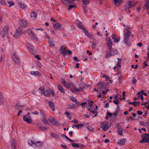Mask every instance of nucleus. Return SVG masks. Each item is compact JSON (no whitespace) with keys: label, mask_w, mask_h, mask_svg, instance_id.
Returning a JSON list of instances; mask_svg holds the SVG:
<instances>
[{"label":"nucleus","mask_w":149,"mask_h":149,"mask_svg":"<svg viewBox=\"0 0 149 149\" xmlns=\"http://www.w3.org/2000/svg\"><path fill=\"white\" fill-rule=\"evenodd\" d=\"M109 51L107 53L106 57V58H109L112 56H113L117 54L118 53V51L115 49H109Z\"/></svg>","instance_id":"obj_1"},{"label":"nucleus","mask_w":149,"mask_h":149,"mask_svg":"<svg viewBox=\"0 0 149 149\" xmlns=\"http://www.w3.org/2000/svg\"><path fill=\"white\" fill-rule=\"evenodd\" d=\"M142 137V140L139 142L140 143L143 142H147L149 143V134H142L141 136Z\"/></svg>","instance_id":"obj_2"},{"label":"nucleus","mask_w":149,"mask_h":149,"mask_svg":"<svg viewBox=\"0 0 149 149\" xmlns=\"http://www.w3.org/2000/svg\"><path fill=\"white\" fill-rule=\"evenodd\" d=\"M23 120L28 123H31L32 121V120L30 116V113H28L26 115L24 116H23Z\"/></svg>","instance_id":"obj_3"},{"label":"nucleus","mask_w":149,"mask_h":149,"mask_svg":"<svg viewBox=\"0 0 149 149\" xmlns=\"http://www.w3.org/2000/svg\"><path fill=\"white\" fill-rule=\"evenodd\" d=\"M107 83L104 82H99L97 84V87L99 90L101 91L102 90L105 89L106 87Z\"/></svg>","instance_id":"obj_4"},{"label":"nucleus","mask_w":149,"mask_h":149,"mask_svg":"<svg viewBox=\"0 0 149 149\" xmlns=\"http://www.w3.org/2000/svg\"><path fill=\"white\" fill-rule=\"evenodd\" d=\"M106 42L108 46L109 49L112 48V43L111 40L108 37H107L106 38Z\"/></svg>","instance_id":"obj_5"},{"label":"nucleus","mask_w":149,"mask_h":149,"mask_svg":"<svg viewBox=\"0 0 149 149\" xmlns=\"http://www.w3.org/2000/svg\"><path fill=\"white\" fill-rule=\"evenodd\" d=\"M22 33V30L20 28L18 29L16 31L13 36L15 38L19 37L21 35Z\"/></svg>","instance_id":"obj_6"},{"label":"nucleus","mask_w":149,"mask_h":149,"mask_svg":"<svg viewBox=\"0 0 149 149\" xmlns=\"http://www.w3.org/2000/svg\"><path fill=\"white\" fill-rule=\"evenodd\" d=\"M72 145L73 148H84V146L81 143H73L72 144Z\"/></svg>","instance_id":"obj_7"},{"label":"nucleus","mask_w":149,"mask_h":149,"mask_svg":"<svg viewBox=\"0 0 149 149\" xmlns=\"http://www.w3.org/2000/svg\"><path fill=\"white\" fill-rule=\"evenodd\" d=\"M111 37L114 40L115 42H118L120 40V37H118L116 34L112 33Z\"/></svg>","instance_id":"obj_8"},{"label":"nucleus","mask_w":149,"mask_h":149,"mask_svg":"<svg viewBox=\"0 0 149 149\" xmlns=\"http://www.w3.org/2000/svg\"><path fill=\"white\" fill-rule=\"evenodd\" d=\"M75 23L77 27L79 29L83 30L84 27L83 26L82 23L79 20H76Z\"/></svg>","instance_id":"obj_9"},{"label":"nucleus","mask_w":149,"mask_h":149,"mask_svg":"<svg viewBox=\"0 0 149 149\" xmlns=\"http://www.w3.org/2000/svg\"><path fill=\"white\" fill-rule=\"evenodd\" d=\"M126 140V138L120 139L117 141V143L119 146H121L124 145H125Z\"/></svg>","instance_id":"obj_10"},{"label":"nucleus","mask_w":149,"mask_h":149,"mask_svg":"<svg viewBox=\"0 0 149 149\" xmlns=\"http://www.w3.org/2000/svg\"><path fill=\"white\" fill-rule=\"evenodd\" d=\"M13 59L14 62L16 64H18L19 62V59L18 56L16 54H14L13 56Z\"/></svg>","instance_id":"obj_11"},{"label":"nucleus","mask_w":149,"mask_h":149,"mask_svg":"<svg viewBox=\"0 0 149 149\" xmlns=\"http://www.w3.org/2000/svg\"><path fill=\"white\" fill-rule=\"evenodd\" d=\"M19 23L20 25L22 27H25L27 25V22L25 20H19Z\"/></svg>","instance_id":"obj_12"},{"label":"nucleus","mask_w":149,"mask_h":149,"mask_svg":"<svg viewBox=\"0 0 149 149\" xmlns=\"http://www.w3.org/2000/svg\"><path fill=\"white\" fill-rule=\"evenodd\" d=\"M54 27L55 29L58 30H61L62 27V25L60 24L57 23L54 24Z\"/></svg>","instance_id":"obj_13"},{"label":"nucleus","mask_w":149,"mask_h":149,"mask_svg":"<svg viewBox=\"0 0 149 149\" xmlns=\"http://www.w3.org/2000/svg\"><path fill=\"white\" fill-rule=\"evenodd\" d=\"M48 120L49 122L52 123L53 125H55L57 123V122L55 119L53 117H49L48 118Z\"/></svg>","instance_id":"obj_14"},{"label":"nucleus","mask_w":149,"mask_h":149,"mask_svg":"<svg viewBox=\"0 0 149 149\" xmlns=\"http://www.w3.org/2000/svg\"><path fill=\"white\" fill-rule=\"evenodd\" d=\"M130 38V37L124 36V44H126L128 46H129L131 45V43L128 42Z\"/></svg>","instance_id":"obj_15"},{"label":"nucleus","mask_w":149,"mask_h":149,"mask_svg":"<svg viewBox=\"0 0 149 149\" xmlns=\"http://www.w3.org/2000/svg\"><path fill=\"white\" fill-rule=\"evenodd\" d=\"M9 29L8 28V26H6L4 27L3 29V31H2L1 32H0V33L1 35L2 36L4 35L5 36L6 35Z\"/></svg>","instance_id":"obj_16"},{"label":"nucleus","mask_w":149,"mask_h":149,"mask_svg":"<svg viewBox=\"0 0 149 149\" xmlns=\"http://www.w3.org/2000/svg\"><path fill=\"white\" fill-rule=\"evenodd\" d=\"M40 94H43L45 96L47 97L49 96L51 94V90L50 89L45 90L43 92H40Z\"/></svg>","instance_id":"obj_17"},{"label":"nucleus","mask_w":149,"mask_h":149,"mask_svg":"<svg viewBox=\"0 0 149 149\" xmlns=\"http://www.w3.org/2000/svg\"><path fill=\"white\" fill-rule=\"evenodd\" d=\"M74 1V0H62V2L64 4L68 5L72 3Z\"/></svg>","instance_id":"obj_18"},{"label":"nucleus","mask_w":149,"mask_h":149,"mask_svg":"<svg viewBox=\"0 0 149 149\" xmlns=\"http://www.w3.org/2000/svg\"><path fill=\"white\" fill-rule=\"evenodd\" d=\"M82 30L84 31V32L87 36L90 38H92V36L91 34L87 30L85 29V27H84L83 29Z\"/></svg>","instance_id":"obj_19"},{"label":"nucleus","mask_w":149,"mask_h":149,"mask_svg":"<svg viewBox=\"0 0 149 149\" xmlns=\"http://www.w3.org/2000/svg\"><path fill=\"white\" fill-rule=\"evenodd\" d=\"M123 128L121 126H119L117 130V132L118 134L120 135L123 134Z\"/></svg>","instance_id":"obj_20"},{"label":"nucleus","mask_w":149,"mask_h":149,"mask_svg":"<svg viewBox=\"0 0 149 149\" xmlns=\"http://www.w3.org/2000/svg\"><path fill=\"white\" fill-rule=\"evenodd\" d=\"M11 149H16V145L15 141L13 139L11 143Z\"/></svg>","instance_id":"obj_21"},{"label":"nucleus","mask_w":149,"mask_h":149,"mask_svg":"<svg viewBox=\"0 0 149 149\" xmlns=\"http://www.w3.org/2000/svg\"><path fill=\"white\" fill-rule=\"evenodd\" d=\"M58 90L63 93H65V92L64 89L63 87L59 84H58L57 85Z\"/></svg>","instance_id":"obj_22"},{"label":"nucleus","mask_w":149,"mask_h":149,"mask_svg":"<svg viewBox=\"0 0 149 149\" xmlns=\"http://www.w3.org/2000/svg\"><path fill=\"white\" fill-rule=\"evenodd\" d=\"M34 143V147L37 148L40 147L42 144L43 142L41 141H36Z\"/></svg>","instance_id":"obj_23"},{"label":"nucleus","mask_w":149,"mask_h":149,"mask_svg":"<svg viewBox=\"0 0 149 149\" xmlns=\"http://www.w3.org/2000/svg\"><path fill=\"white\" fill-rule=\"evenodd\" d=\"M109 127L110 126H109L108 123H106L103 127L102 126H101V127L103 128V130L104 131H105L107 130L109 128Z\"/></svg>","instance_id":"obj_24"},{"label":"nucleus","mask_w":149,"mask_h":149,"mask_svg":"<svg viewBox=\"0 0 149 149\" xmlns=\"http://www.w3.org/2000/svg\"><path fill=\"white\" fill-rule=\"evenodd\" d=\"M77 7V6L76 4L74 3L73 5H69L67 9L68 10H70L73 8H75Z\"/></svg>","instance_id":"obj_25"},{"label":"nucleus","mask_w":149,"mask_h":149,"mask_svg":"<svg viewBox=\"0 0 149 149\" xmlns=\"http://www.w3.org/2000/svg\"><path fill=\"white\" fill-rule=\"evenodd\" d=\"M60 52L61 53L64 54V55L65 56L67 54V53L65 51V48L63 46H61L60 49Z\"/></svg>","instance_id":"obj_26"},{"label":"nucleus","mask_w":149,"mask_h":149,"mask_svg":"<svg viewBox=\"0 0 149 149\" xmlns=\"http://www.w3.org/2000/svg\"><path fill=\"white\" fill-rule=\"evenodd\" d=\"M49 105L50 107L52 109L53 111H54L55 110V108H54V104L53 102H49Z\"/></svg>","instance_id":"obj_27"},{"label":"nucleus","mask_w":149,"mask_h":149,"mask_svg":"<svg viewBox=\"0 0 149 149\" xmlns=\"http://www.w3.org/2000/svg\"><path fill=\"white\" fill-rule=\"evenodd\" d=\"M31 16L33 19H35L37 17V14L35 11H33L31 14Z\"/></svg>","instance_id":"obj_28"},{"label":"nucleus","mask_w":149,"mask_h":149,"mask_svg":"<svg viewBox=\"0 0 149 149\" xmlns=\"http://www.w3.org/2000/svg\"><path fill=\"white\" fill-rule=\"evenodd\" d=\"M35 141V139H29L28 140L27 142L29 145L32 146V145H34Z\"/></svg>","instance_id":"obj_29"},{"label":"nucleus","mask_w":149,"mask_h":149,"mask_svg":"<svg viewBox=\"0 0 149 149\" xmlns=\"http://www.w3.org/2000/svg\"><path fill=\"white\" fill-rule=\"evenodd\" d=\"M135 103H137V105H139L140 104V102H135V101H134L133 102H130L128 103V104H132L133 106H135V107H136L137 106L135 104Z\"/></svg>","instance_id":"obj_30"},{"label":"nucleus","mask_w":149,"mask_h":149,"mask_svg":"<svg viewBox=\"0 0 149 149\" xmlns=\"http://www.w3.org/2000/svg\"><path fill=\"white\" fill-rule=\"evenodd\" d=\"M30 74L32 75H40V73L38 71H31L30 72Z\"/></svg>","instance_id":"obj_31"},{"label":"nucleus","mask_w":149,"mask_h":149,"mask_svg":"<svg viewBox=\"0 0 149 149\" xmlns=\"http://www.w3.org/2000/svg\"><path fill=\"white\" fill-rule=\"evenodd\" d=\"M128 7H127V8H129L133 6L134 5V3L132 1H129L128 2Z\"/></svg>","instance_id":"obj_32"},{"label":"nucleus","mask_w":149,"mask_h":149,"mask_svg":"<svg viewBox=\"0 0 149 149\" xmlns=\"http://www.w3.org/2000/svg\"><path fill=\"white\" fill-rule=\"evenodd\" d=\"M114 2L117 6H119L121 3V0H113Z\"/></svg>","instance_id":"obj_33"},{"label":"nucleus","mask_w":149,"mask_h":149,"mask_svg":"<svg viewBox=\"0 0 149 149\" xmlns=\"http://www.w3.org/2000/svg\"><path fill=\"white\" fill-rule=\"evenodd\" d=\"M127 32H125L124 33V36H127V37H130V36L131 35V33L129 31H127Z\"/></svg>","instance_id":"obj_34"},{"label":"nucleus","mask_w":149,"mask_h":149,"mask_svg":"<svg viewBox=\"0 0 149 149\" xmlns=\"http://www.w3.org/2000/svg\"><path fill=\"white\" fill-rule=\"evenodd\" d=\"M90 1V0H83V5H86L88 4Z\"/></svg>","instance_id":"obj_35"},{"label":"nucleus","mask_w":149,"mask_h":149,"mask_svg":"<svg viewBox=\"0 0 149 149\" xmlns=\"http://www.w3.org/2000/svg\"><path fill=\"white\" fill-rule=\"evenodd\" d=\"M75 105L73 103H70L68 106V108L69 109H72V108H75Z\"/></svg>","instance_id":"obj_36"},{"label":"nucleus","mask_w":149,"mask_h":149,"mask_svg":"<svg viewBox=\"0 0 149 149\" xmlns=\"http://www.w3.org/2000/svg\"><path fill=\"white\" fill-rule=\"evenodd\" d=\"M48 43L50 47H53L54 46V43L53 42V40L52 41L49 40L48 42Z\"/></svg>","instance_id":"obj_37"},{"label":"nucleus","mask_w":149,"mask_h":149,"mask_svg":"<svg viewBox=\"0 0 149 149\" xmlns=\"http://www.w3.org/2000/svg\"><path fill=\"white\" fill-rule=\"evenodd\" d=\"M42 118V119H41V120L43 123L46 124L48 123V121L47 120L46 117L45 118Z\"/></svg>","instance_id":"obj_38"},{"label":"nucleus","mask_w":149,"mask_h":149,"mask_svg":"<svg viewBox=\"0 0 149 149\" xmlns=\"http://www.w3.org/2000/svg\"><path fill=\"white\" fill-rule=\"evenodd\" d=\"M29 36H30L31 38H32L33 39L36 38V34L34 33L33 32L31 33L29 35Z\"/></svg>","instance_id":"obj_39"},{"label":"nucleus","mask_w":149,"mask_h":149,"mask_svg":"<svg viewBox=\"0 0 149 149\" xmlns=\"http://www.w3.org/2000/svg\"><path fill=\"white\" fill-rule=\"evenodd\" d=\"M77 128L79 129L80 128H81L82 127H83L84 125L82 124H78V125H74Z\"/></svg>","instance_id":"obj_40"},{"label":"nucleus","mask_w":149,"mask_h":149,"mask_svg":"<svg viewBox=\"0 0 149 149\" xmlns=\"http://www.w3.org/2000/svg\"><path fill=\"white\" fill-rule=\"evenodd\" d=\"M95 110V107L93 105L91 104L90 106V107L88 108V110L91 111V110Z\"/></svg>","instance_id":"obj_41"},{"label":"nucleus","mask_w":149,"mask_h":149,"mask_svg":"<svg viewBox=\"0 0 149 149\" xmlns=\"http://www.w3.org/2000/svg\"><path fill=\"white\" fill-rule=\"evenodd\" d=\"M74 90L76 92H79V91H81L82 90V88L81 87H80L79 88H75Z\"/></svg>","instance_id":"obj_42"},{"label":"nucleus","mask_w":149,"mask_h":149,"mask_svg":"<svg viewBox=\"0 0 149 149\" xmlns=\"http://www.w3.org/2000/svg\"><path fill=\"white\" fill-rule=\"evenodd\" d=\"M117 59L118 60V62L117 65V66H118L119 67H120L121 65H120V64L121 63L122 59L121 58H118Z\"/></svg>","instance_id":"obj_43"},{"label":"nucleus","mask_w":149,"mask_h":149,"mask_svg":"<svg viewBox=\"0 0 149 149\" xmlns=\"http://www.w3.org/2000/svg\"><path fill=\"white\" fill-rule=\"evenodd\" d=\"M51 135L52 136L55 138L58 139L59 138L57 134L54 133H52Z\"/></svg>","instance_id":"obj_44"},{"label":"nucleus","mask_w":149,"mask_h":149,"mask_svg":"<svg viewBox=\"0 0 149 149\" xmlns=\"http://www.w3.org/2000/svg\"><path fill=\"white\" fill-rule=\"evenodd\" d=\"M65 114H66L67 116L68 117V118L70 119L71 118L72 116L70 114L68 111H66L65 113Z\"/></svg>","instance_id":"obj_45"},{"label":"nucleus","mask_w":149,"mask_h":149,"mask_svg":"<svg viewBox=\"0 0 149 149\" xmlns=\"http://www.w3.org/2000/svg\"><path fill=\"white\" fill-rule=\"evenodd\" d=\"M48 129V128L47 127H43L42 126H40L39 127V129L42 130L44 131Z\"/></svg>","instance_id":"obj_46"},{"label":"nucleus","mask_w":149,"mask_h":149,"mask_svg":"<svg viewBox=\"0 0 149 149\" xmlns=\"http://www.w3.org/2000/svg\"><path fill=\"white\" fill-rule=\"evenodd\" d=\"M40 115L42 116V118H45L46 117L44 113L41 110H40Z\"/></svg>","instance_id":"obj_47"},{"label":"nucleus","mask_w":149,"mask_h":149,"mask_svg":"<svg viewBox=\"0 0 149 149\" xmlns=\"http://www.w3.org/2000/svg\"><path fill=\"white\" fill-rule=\"evenodd\" d=\"M0 4L5 6L6 5V3L3 0H0Z\"/></svg>","instance_id":"obj_48"},{"label":"nucleus","mask_w":149,"mask_h":149,"mask_svg":"<svg viewBox=\"0 0 149 149\" xmlns=\"http://www.w3.org/2000/svg\"><path fill=\"white\" fill-rule=\"evenodd\" d=\"M8 2L9 5V6L10 7L12 6H13L14 5V2H13L10 1H8Z\"/></svg>","instance_id":"obj_49"},{"label":"nucleus","mask_w":149,"mask_h":149,"mask_svg":"<svg viewBox=\"0 0 149 149\" xmlns=\"http://www.w3.org/2000/svg\"><path fill=\"white\" fill-rule=\"evenodd\" d=\"M4 100L3 97H2L0 98V104H2L3 103Z\"/></svg>","instance_id":"obj_50"},{"label":"nucleus","mask_w":149,"mask_h":149,"mask_svg":"<svg viewBox=\"0 0 149 149\" xmlns=\"http://www.w3.org/2000/svg\"><path fill=\"white\" fill-rule=\"evenodd\" d=\"M27 47L28 48V49L30 51L32 52L33 50V48L31 46L28 47V45H27Z\"/></svg>","instance_id":"obj_51"},{"label":"nucleus","mask_w":149,"mask_h":149,"mask_svg":"<svg viewBox=\"0 0 149 149\" xmlns=\"http://www.w3.org/2000/svg\"><path fill=\"white\" fill-rule=\"evenodd\" d=\"M33 32L30 29H28L27 30V32L29 35H31Z\"/></svg>","instance_id":"obj_52"},{"label":"nucleus","mask_w":149,"mask_h":149,"mask_svg":"<svg viewBox=\"0 0 149 149\" xmlns=\"http://www.w3.org/2000/svg\"><path fill=\"white\" fill-rule=\"evenodd\" d=\"M61 83L63 85H65V83H66L65 82V79L63 78H61Z\"/></svg>","instance_id":"obj_53"},{"label":"nucleus","mask_w":149,"mask_h":149,"mask_svg":"<svg viewBox=\"0 0 149 149\" xmlns=\"http://www.w3.org/2000/svg\"><path fill=\"white\" fill-rule=\"evenodd\" d=\"M70 99L74 102L77 100L74 97L72 96H71L70 97Z\"/></svg>","instance_id":"obj_54"},{"label":"nucleus","mask_w":149,"mask_h":149,"mask_svg":"<svg viewBox=\"0 0 149 149\" xmlns=\"http://www.w3.org/2000/svg\"><path fill=\"white\" fill-rule=\"evenodd\" d=\"M63 86L68 89L70 88V87L69 86V83H66L65 85H63Z\"/></svg>","instance_id":"obj_55"},{"label":"nucleus","mask_w":149,"mask_h":149,"mask_svg":"<svg viewBox=\"0 0 149 149\" xmlns=\"http://www.w3.org/2000/svg\"><path fill=\"white\" fill-rule=\"evenodd\" d=\"M69 86H70V88H71V89H72V88H74V85L72 83L70 82L69 83Z\"/></svg>","instance_id":"obj_56"},{"label":"nucleus","mask_w":149,"mask_h":149,"mask_svg":"<svg viewBox=\"0 0 149 149\" xmlns=\"http://www.w3.org/2000/svg\"><path fill=\"white\" fill-rule=\"evenodd\" d=\"M131 29V28L129 26H127L126 28L124 29V32H125L126 31H128Z\"/></svg>","instance_id":"obj_57"},{"label":"nucleus","mask_w":149,"mask_h":149,"mask_svg":"<svg viewBox=\"0 0 149 149\" xmlns=\"http://www.w3.org/2000/svg\"><path fill=\"white\" fill-rule=\"evenodd\" d=\"M96 45V43L93 42L92 45V48L93 49H94L95 48V46Z\"/></svg>","instance_id":"obj_58"},{"label":"nucleus","mask_w":149,"mask_h":149,"mask_svg":"<svg viewBox=\"0 0 149 149\" xmlns=\"http://www.w3.org/2000/svg\"><path fill=\"white\" fill-rule=\"evenodd\" d=\"M83 9H84V11L86 12H87V6H86V5H85V6H84V5L83 6Z\"/></svg>","instance_id":"obj_59"},{"label":"nucleus","mask_w":149,"mask_h":149,"mask_svg":"<svg viewBox=\"0 0 149 149\" xmlns=\"http://www.w3.org/2000/svg\"><path fill=\"white\" fill-rule=\"evenodd\" d=\"M39 90L43 92L45 91V88H44V87L42 86H40L39 88Z\"/></svg>","instance_id":"obj_60"},{"label":"nucleus","mask_w":149,"mask_h":149,"mask_svg":"<svg viewBox=\"0 0 149 149\" xmlns=\"http://www.w3.org/2000/svg\"><path fill=\"white\" fill-rule=\"evenodd\" d=\"M19 6L20 8H25L26 7V6L23 4H19Z\"/></svg>","instance_id":"obj_61"},{"label":"nucleus","mask_w":149,"mask_h":149,"mask_svg":"<svg viewBox=\"0 0 149 149\" xmlns=\"http://www.w3.org/2000/svg\"><path fill=\"white\" fill-rule=\"evenodd\" d=\"M142 93V94H143L144 93V91L143 90H141V91L138 92L137 93V94L138 95H140L141 93Z\"/></svg>","instance_id":"obj_62"},{"label":"nucleus","mask_w":149,"mask_h":149,"mask_svg":"<svg viewBox=\"0 0 149 149\" xmlns=\"http://www.w3.org/2000/svg\"><path fill=\"white\" fill-rule=\"evenodd\" d=\"M113 115V113H111L109 112H108L107 113V115L109 117H110Z\"/></svg>","instance_id":"obj_63"},{"label":"nucleus","mask_w":149,"mask_h":149,"mask_svg":"<svg viewBox=\"0 0 149 149\" xmlns=\"http://www.w3.org/2000/svg\"><path fill=\"white\" fill-rule=\"evenodd\" d=\"M73 59L74 61L76 62H79V60L78 59L77 57L76 56L74 57L73 58Z\"/></svg>","instance_id":"obj_64"}]
</instances>
